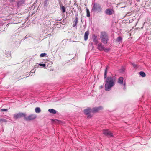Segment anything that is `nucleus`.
I'll use <instances>...</instances> for the list:
<instances>
[{"label":"nucleus","mask_w":151,"mask_h":151,"mask_svg":"<svg viewBox=\"0 0 151 151\" xmlns=\"http://www.w3.org/2000/svg\"><path fill=\"white\" fill-rule=\"evenodd\" d=\"M78 17H76L75 18V21L74 24H73V26L74 27H76L77 25V24L78 23Z\"/></svg>","instance_id":"15"},{"label":"nucleus","mask_w":151,"mask_h":151,"mask_svg":"<svg viewBox=\"0 0 151 151\" xmlns=\"http://www.w3.org/2000/svg\"><path fill=\"white\" fill-rule=\"evenodd\" d=\"M26 115L22 113H19L18 114H15L14 115V118L15 119L20 118L22 117H24Z\"/></svg>","instance_id":"5"},{"label":"nucleus","mask_w":151,"mask_h":151,"mask_svg":"<svg viewBox=\"0 0 151 151\" xmlns=\"http://www.w3.org/2000/svg\"><path fill=\"white\" fill-rule=\"evenodd\" d=\"M19 2H18L17 4V6L18 7H19Z\"/></svg>","instance_id":"29"},{"label":"nucleus","mask_w":151,"mask_h":151,"mask_svg":"<svg viewBox=\"0 0 151 151\" xmlns=\"http://www.w3.org/2000/svg\"><path fill=\"white\" fill-rule=\"evenodd\" d=\"M102 109V108L101 107L94 108L93 109V110L92 111V112L93 113H96L98 112L100 110H101Z\"/></svg>","instance_id":"8"},{"label":"nucleus","mask_w":151,"mask_h":151,"mask_svg":"<svg viewBox=\"0 0 151 151\" xmlns=\"http://www.w3.org/2000/svg\"><path fill=\"white\" fill-rule=\"evenodd\" d=\"M139 74L142 77H144L146 75L144 72L142 71H141L139 72Z\"/></svg>","instance_id":"17"},{"label":"nucleus","mask_w":151,"mask_h":151,"mask_svg":"<svg viewBox=\"0 0 151 151\" xmlns=\"http://www.w3.org/2000/svg\"><path fill=\"white\" fill-rule=\"evenodd\" d=\"M114 12L113 10L109 9H107L105 11L106 13L109 15H111Z\"/></svg>","instance_id":"9"},{"label":"nucleus","mask_w":151,"mask_h":151,"mask_svg":"<svg viewBox=\"0 0 151 151\" xmlns=\"http://www.w3.org/2000/svg\"><path fill=\"white\" fill-rule=\"evenodd\" d=\"M2 121V119H0V122L1 121Z\"/></svg>","instance_id":"31"},{"label":"nucleus","mask_w":151,"mask_h":151,"mask_svg":"<svg viewBox=\"0 0 151 151\" xmlns=\"http://www.w3.org/2000/svg\"><path fill=\"white\" fill-rule=\"evenodd\" d=\"M39 65L42 67H45L46 66V64H41L40 63L39 64Z\"/></svg>","instance_id":"24"},{"label":"nucleus","mask_w":151,"mask_h":151,"mask_svg":"<svg viewBox=\"0 0 151 151\" xmlns=\"http://www.w3.org/2000/svg\"><path fill=\"white\" fill-rule=\"evenodd\" d=\"M132 65H133V66H134V67H136V65L134 63H132Z\"/></svg>","instance_id":"26"},{"label":"nucleus","mask_w":151,"mask_h":151,"mask_svg":"<svg viewBox=\"0 0 151 151\" xmlns=\"http://www.w3.org/2000/svg\"><path fill=\"white\" fill-rule=\"evenodd\" d=\"M123 80L124 79L122 77H120L118 79V82L120 84H122Z\"/></svg>","instance_id":"13"},{"label":"nucleus","mask_w":151,"mask_h":151,"mask_svg":"<svg viewBox=\"0 0 151 151\" xmlns=\"http://www.w3.org/2000/svg\"><path fill=\"white\" fill-rule=\"evenodd\" d=\"M89 35V32L88 31H86L84 34V39L85 41L87 40L88 38V37Z\"/></svg>","instance_id":"12"},{"label":"nucleus","mask_w":151,"mask_h":151,"mask_svg":"<svg viewBox=\"0 0 151 151\" xmlns=\"http://www.w3.org/2000/svg\"><path fill=\"white\" fill-rule=\"evenodd\" d=\"M36 116L35 115L31 114L29 115L27 117L25 116L24 119L25 120L27 121L32 120L36 118Z\"/></svg>","instance_id":"4"},{"label":"nucleus","mask_w":151,"mask_h":151,"mask_svg":"<svg viewBox=\"0 0 151 151\" xmlns=\"http://www.w3.org/2000/svg\"><path fill=\"white\" fill-rule=\"evenodd\" d=\"M84 113L87 115H88V118H91V116L89 114V113L91 112V109L88 108L87 109H86L84 110Z\"/></svg>","instance_id":"7"},{"label":"nucleus","mask_w":151,"mask_h":151,"mask_svg":"<svg viewBox=\"0 0 151 151\" xmlns=\"http://www.w3.org/2000/svg\"><path fill=\"white\" fill-rule=\"evenodd\" d=\"M60 7L62 10V12L63 13H64L65 12V8L63 6H60Z\"/></svg>","instance_id":"19"},{"label":"nucleus","mask_w":151,"mask_h":151,"mask_svg":"<svg viewBox=\"0 0 151 151\" xmlns=\"http://www.w3.org/2000/svg\"><path fill=\"white\" fill-rule=\"evenodd\" d=\"M104 47L102 45L101 43H100L98 45V48L100 51L103 50Z\"/></svg>","instance_id":"10"},{"label":"nucleus","mask_w":151,"mask_h":151,"mask_svg":"<svg viewBox=\"0 0 151 151\" xmlns=\"http://www.w3.org/2000/svg\"><path fill=\"white\" fill-rule=\"evenodd\" d=\"M92 10L93 11H96L98 10H101V7L99 5L96 4H94L93 6Z\"/></svg>","instance_id":"6"},{"label":"nucleus","mask_w":151,"mask_h":151,"mask_svg":"<svg viewBox=\"0 0 151 151\" xmlns=\"http://www.w3.org/2000/svg\"><path fill=\"white\" fill-rule=\"evenodd\" d=\"M101 41L104 44L107 43L109 39L108 36L107 34L105 32H102L101 33L100 37Z\"/></svg>","instance_id":"2"},{"label":"nucleus","mask_w":151,"mask_h":151,"mask_svg":"<svg viewBox=\"0 0 151 151\" xmlns=\"http://www.w3.org/2000/svg\"><path fill=\"white\" fill-rule=\"evenodd\" d=\"M103 134L105 135L111 137L113 136L112 133L108 130L104 129L103 131Z\"/></svg>","instance_id":"3"},{"label":"nucleus","mask_w":151,"mask_h":151,"mask_svg":"<svg viewBox=\"0 0 151 151\" xmlns=\"http://www.w3.org/2000/svg\"><path fill=\"white\" fill-rule=\"evenodd\" d=\"M93 41L94 42L95 44H97L98 43V41L97 39V37L96 35H94L92 37Z\"/></svg>","instance_id":"11"},{"label":"nucleus","mask_w":151,"mask_h":151,"mask_svg":"<svg viewBox=\"0 0 151 151\" xmlns=\"http://www.w3.org/2000/svg\"><path fill=\"white\" fill-rule=\"evenodd\" d=\"M10 0L11 1H12V2L14 1V0Z\"/></svg>","instance_id":"30"},{"label":"nucleus","mask_w":151,"mask_h":151,"mask_svg":"<svg viewBox=\"0 0 151 151\" xmlns=\"http://www.w3.org/2000/svg\"><path fill=\"white\" fill-rule=\"evenodd\" d=\"M116 79L115 76L108 77L105 82V88L106 91H110L115 84Z\"/></svg>","instance_id":"1"},{"label":"nucleus","mask_w":151,"mask_h":151,"mask_svg":"<svg viewBox=\"0 0 151 151\" xmlns=\"http://www.w3.org/2000/svg\"><path fill=\"white\" fill-rule=\"evenodd\" d=\"M122 39V38L121 37H119L117 39V41L118 42H119L121 41Z\"/></svg>","instance_id":"21"},{"label":"nucleus","mask_w":151,"mask_h":151,"mask_svg":"<svg viewBox=\"0 0 151 151\" xmlns=\"http://www.w3.org/2000/svg\"><path fill=\"white\" fill-rule=\"evenodd\" d=\"M86 13H87V17H89L90 16L89 11L88 9L87 8H86Z\"/></svg>","instance_id":"18"},{"label":"nucleus","mask_w":151,"mask_h":151,"mask_svg":"<svg viewBox=\"0 0 151 151\" xmlns=\"http://www.w3.org/2000/svg\"><path fill=\"white\" fill-rule=\"evenodd\" d=\"M1 111H7V109H1Z\"/></svg>","instance_id":"25"},{"label":"nucleus","mask_w":151,"mask_h":151,"mask_svg":"<svg viewBox=\"0 0 151 151\" xmlns=\"http://www.w3.org/2000/svg\"><path fill=\"white\" fill-rule=\"evenodd\" d=\"M103 86H99V88H103Z\"/></svg>","instance_id":"27"},{"label":"nucleus","mask_w":151,"mask_h":151,"mask_svg":"<svg viewBox=\"0 0 151 151\" xmlns=\"http://www.w3.org/2000/svg\"><path fill=\"white\" fill-rule=\"evenodd\" d=\"M48 111L50 113L53 114H55L56 113V111L53 109H49L48 110Z\"/></svg>","instance_id":"14"},{"label":"nucleus","mask_w":151,"mask_h":151,"mask_svg":"<svg viewBox=\"0 0 151 151\" xmlns=\"http://www.w3.org/2000/svg\"><path fill=\"white\" fill-rule=\"evenodd\" d=\"M110 50V49L109 48H105L104 47L103 50L105 51V52H108Z\"/></svg>","instance_id":"22"},{"label":"nucleus","mask_w":151,"mask_h":151,"mask_svg":"<svg viewBox=\"0 0 151 151\" xmlns=\"http://www.w3.org/2000/svg\"><path fill=\"white\" fill-rule=\"evenodd\" d=\"M107 73V68H106L105 70V72L104 74V78H106V77Z\"/></svg>","instance_id":"20"},{"label":"nucleus","mask_w":151,"mask_h":151,"mask_svg":"<svg viewBox=\"0 0 151 151\" xmlns=\"http://www.w3.org/2000/svg\"><path fill=\"white\" fill-rule=\"evenodd\" d=\"M35 111L36 113H39L41 111V110L39 107H37L35 109Z\"/></svg>","instance_id":"16"},{"label":"nucleus","mask_w":151,"mask_h":151,"mask_svg":"<svg viewBox=\"0 0 151 151\" xmlns=\"http://www.w3.org/2000/svg\"><path fill=\"white\" fill-rule=\"evenodd\" d=\"M46 55V54L45 53H41L40 55V56L41 57L45 56Z\"/></svg>","instance_id":"23"},{"label":"nucleus","mask_w":151,"mask_h":151,"mask_svg":"<svg viewBox=\"0 0 151 151\" xmlns=\"http://www.w3.org/2000/svg\"><path fill=\"white\" fill-rule=\"evenodd\" d=\"M125 84H126V83L125 82L124 83V87H125ZM124 89L125 88V87H124Z\"/></svg>","instance_id":"28"}]
</instances>
